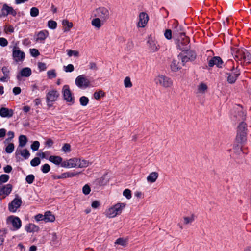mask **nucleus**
Here are the masks:
<instances>
[{"label": "nucleus", "mask_w": 251, "mask_h": 251, "mask_svg": "<svg viewBox=\"0 0 251 251\" xmlns=\"http://www.w3.org/2000/svg\"><path fill=\"white\" fill-rule=\"evenodd\" d=\"M101 23L102 22L101 19L99 17H96L91 21V24L92 26H94L97 29H100L102 25Z\"/></svg>", "instance_id": "cd10ccee"}, {"label": "nucleus", "mask_w": 251, "mask_h": 251, "mask_svg": "<svg viewBox=\"0 0 251 251\" xmlns=\"http://www.w3.org/2000/svg\"><path fill=\"white\" fill-rule=\"evenodd\" d=\"M181 67V65L177 60L175 59L173 60L171 64V68L172 71L175 72L177 71L180 69Z\"/></svg>", "instance_id": "2f4dec72"}, {"label": "nucleus", "mask_w": 251, "mask_h": 251, "mask_svg": "<svg viewBox=\"0 0 251 251\" xmlns=\"http://www.w3.org/2000/svg\"><path fill=\"white\" fill-rule=\"evenodd\" d=\"M62 94L64 100L69 105H72L75 102V98L70 90V87L68 85H65L62 88Z\"/></svg>", "instance_id": "1a4fd4ad"}, {"label": "nucleus", "mask_w": 251, "mask_h": 251, "mask_svg": "<svg viewBox=\"0 0 251 251\" xmlns=\"http://www.w3.org/2000/svg\"><path fill=\"white\" fill-rule=\"evenodd\" d=\"M4 31L6 34L12 33L14 31V28L11 25H5L4 26Z\"/></svg>", "instance_id": "4c0bfd02"}, {"label": "nucleus", "mask_w": 251, "mask_h": 251, "mask_svg": "<svg viewBox=\"0 0 251 251\" xmlns=\"http://www.w3.org/2000/svg\"><path fill=\"white\" fill-rule=\"evenodd\" d=\"M78 161L77 158H73L69 159H66L63 161L61 164V167L67 168H76Z\"/></svg>", "instance_id": "4468645a"}, {"label": "nucleus", "mask_w": 251, "mask_h": 251, "mask_svg": "<svg viewBox=\"0 0 251 251\" xmlns=\"http://www.w3.org/2000/svg\"><path fill=\"white\" fill-rule=\"evenodd\" d=\"M154 82L156 85L165 88L171 87L173 85L172 79L162 75H158L154 78Z\"/></svg>", "instance_id": "20e7f679"}, {"label": "nucleus", "mask_w": 251, "mask_h": 251, "mask_svg": "<svg viewBox=\"0 0 251 251\" xmlns=\"http://www.w3.org/2000/svg\"><path fill=\"white\" fill-rule=\"evenodd\" d=\"M181 38L182 40L180 42V44L183 46H187L190 42L189 38L186 36L184 33H181Z\"/></svg>", "instance_id": "c9c22d12"}, {"label": "nucleus", "mask_w": 251, "mask_h": 251, "mask_svg": "<svg viewBox=\"0 0 251 251\" xmlns=\"http://www.w3.org/2000/svg\"><path fill=\"white\" fill-rule=\"evenodd\" d=\"M124 203L118 202L108 208L105 212V215L107 217L113 218L117 215H120L126 207Z\"/></svg>", "instance_id": "f03ea898"}, {"label": "nucleus", "mask_w": 251, "mask_h": 251, "mask_svg": "<svg viewBox=\"0 0 251 251\" xmlns=\"http://www.w3.org/2000/svg\"><path fill=\"white\" fill-rule=\"evenodd\" d=\"M47 75L49 79H52L56 77V73L54 69L49 70L47 72Z\"/></svg>", "instance_id": "a19ab883"}, {"label": "nucleus", "mask_w": 251, "mask_h": 251, "mask_svg": "<svg viewBox=\"0 0 251 251\" xmlns=\"http://www.w3.org/2000/svg\"><path fill=\"white\" fill-rule=\"evenodd\" d=\"M149 49L153 52L157 51L159 49V45L155 39L149 37L147 41Z\"/></svg>", "instance_id": "dca6fc26"}, {"label": "nucleus", "mask_w": 251, "mask_h": 251, "mask_svg": "<svg viewBox=\"0 0 251 251\" xmlns=\"http://www.w3.org/2000/svg\"><path fill=\"white\" fill-rule=\"evenodd\" d=\"M124 85L126 88H130L132 86V84L131 82L129 77H126L124 80Z\"/></svg>", "instance_id": "37998d69"}, {"label": "nucleus", "mask_w": 251, "mask_h": 251, "mask_svg": "<svg viewBox=\"0 0 251 251\" xmlns=\"http://www.w3.org/2000/svg\"><path fill=\"white\" fill-rule=\"evenodd\" d=\"M62 150L64 152H69L71 151V146L70 144L66 143L62 147Z\"/></svg>", "instance_id": "6e6d98bb"}, {"label": "nucleus", "mask_w": 251, "mask_h": 251, "mask_svg": "<svg viewBox=\"0 0 251 251\" xmlns=\"http://www.w3.org/2000/svg\"><path fill=\"white\" fill-rule=\"evenodd\" d=\"M149 19V16L147 13L145 12L140 13L139 15L137 26L142 28L145 27L148 23Z\"/></svg>", "instance_id": "ddd939ff"}, {"label": "nucleus", "mask_w": 251, "mask_h": 251, "mask_svg": "<svg viewBox=\"0 0 251 251\" xmlns=\"http://www.w3.org/2000/svg\"><path fill=\"white\" fill-rule=\"evenodd\" d=\"M5 237V232L4 230L0 229V246L2 245Z\"/></svg>", "instance_id": "4d7b16f0"}, {"label": "nucleus", "mask_w": 251, "mask_h": 251, "mask_svg": "<svg viewBox=\"0 0 251 251\" xmlns=\"http://www.w3.org/2000/svg\"><path fill=\"white\" fill-rule=\"evenodd\" d=\"M27 138L25 135H21L19 137V145L18 148H23L25 147L27 142Z\"/></svg>", "instance_id": "c85d7f7f"}, {"label": "nucleus", "mask_w": 251, "mask_h": 251, "mask_svg": "<svg viewBox=\"0 0 251 251\" xmlns=\"http://www.w3.org/2000/svg\"><path fill=\"white\" fill-rule=\"evenodd\" d=\"M35 219L37 221H44L45 220V214L43 215L41 214H38L35 216Z\"/></svg>", "instance_id": "e2e57ef3"}, {"label": "nucleus", "mask_w": 251, "mask_h": 251, "mask_svg": "<svg viewBox=\"0 0 251 251\" xmlns=\"http://www.w3.org/2000/svg\"><path fill=\"white\" fill-rule=\"evenodd\" d=\"M31 75V70L28 67L23 68L21 71L19 75H17V79H21V76L28 77Z\"/></svg>", "instance_id": "b1692460"}, {"label": "nucleus", "mask_w": 251, "mask_h": 251, "mask_svg": "<svg viewBox=\"0 0 251 251\" xmlns=\"http://www.w3.org/2000/svg\"><path fill=\"white\" fill-rule=\"evenodd\" d=\"M208 90L207 84L204 82H201L197 87L196 94L203 95Z\"/></svg>", "instance_id": "4be33fe9"}, {"label": "nucleus", "mask_w": 251, "mask_h": 251, "mask_svg": "<svg viewBox=\"0 0 251 251\" xmlns=\"http://www.w3.org/2000/svg\"><path fill=\"white\" fill-rule=\"evenodd\" d=\"M22 200L20 198H15L8 205V209L11 212H15L22 204Z\"/></svg>", "instance_id": "f8f14e48"}, {"label": "nucleus", "mask_w": 251, "mask_h": 251, "mask_svg": "<svg viewBox=\"0 0 251 251\" xmlns=\"http://www.w3.org/2000/svg\"><path fill=\"white\" fill-rule=\"evenodd\" d=\"M48 26L52 29H54L57 27V23L53 20H50L48 22Z\"/></svg>", "instance_id": "c03bdc74"}, {"label": "nucleus", "mask_w": 251, "mask_h": 251, "mask_svg": "<svg viewBox=\"0 0 251 251\" xmlns=\"http://www.w3.org/2000/svg\"><path fill=\"white\" fill-rule=\"evenodd\" d=\"M12 185L8 184L3 186L0 190V199H3L8 196L11 192Z\"/></svg>", "instance_id": "a211bd4d"}, {"label": "nucleus", "mask_w": 251, "mask_h": 251, "mask_svg": "<svg viewBox=\"0 0 251 251\" xmlns=\"http://www.w3.org/2000/svg\"><path fill=\"white\" fill-rule=\"evenodd\" d=\"M89 68L91 70L96 71L98 69L97 65L94 62H90L89 64Z\"/></svg>", "instance_id": "338daca9"}, {"label": "nucleus", "mask_w": 251, "mask_h": 251, "mask_svg": "<svg viewBox=\"0 0 251 251\" xmlns=\"http://www.w3.org/2000/svg\"><path fill=\"white\" fill-rule=\"evenodd\" d=\"M115 244L125 247L127 245V239L123 238H119L116 240Z\"/></svg>", "instance_id": "e433bc0d"}, {"label": "nucleus", "mask_w": 251, "mask_h": 251, "mask_svg": "<svg viewBox=\"0 0 251 251\" xmlns=\"http://www.w3.org/2000/svg\"><path fill=\"white\" fill-rule=\"evenodd\" d=\"M2 72L3 76L0 78V81L7 82L10 79V70L8 67L4 66L2 68Z\"/></svg>", "instance_id": "5701e85b"}, {"label": "nucleus", "mask_w": 251, "mask_h": 251, "mask_svg": "<svg viewBox=\"0 0 251 251\" xmlns=\"http://www.w3.org/2000/svg\"><path fill=\"white\" fill-rule=\"evenodd\" d=\"M14 150V145L13 143H9L5 148V151L7 153H12Z\"/></svg>", "instance_id": "a18cd8bd"}, {"label": "nucleus", "mask_w": 251, "mask_h": 251, "mask_svg": "<svg viewBox=\"0 0 251 251\" xmlns=\"http://www.w3.org/2000/svg\"><path fill=\"white\" fill-rule=\"evenodd\" d=\"M25 229L28 232H32L37 231L39 227L34 224H29L25 226Z\"/></svg>", "instance_id": "c756f323"}, {"label": "nucleus", "mask_w": 251, "mask_h": 251, "mask_svg": "<svg viewBox=\"0 0 251 251\" xmlns=\"http://www.w3.org/2000/svg\"><path fill=\"white\" fill-rule=\"evenodd\" d=\"M35 179V176L33 175H28L26 176L25 180L29 184H32Z\"/></svg>", "instance_id": "09e8293b"}, {"label": "nucleus", "mask_w": 251, "mask_h": 251, "mask_svg": "<svg viewBox=\"0 0 251 251\" xmlns=\"http://www.w3.org/2000/svg\"><path fill=\"white\" fill-rule=\"evenodd\" d=\"M123 195L127 199H130L131 198V191L128 189H126L123 192Z\"/></svg>", "instance_id": "864d4df0"}, {"label": "nucleus", "mask_w": 251, "mask_h": 251, "mask_svg": "<svg viewBox=\"0 0 251 251\" xmlns=\"http://www.w3.org/2000/svg\"><path fill=\"white\" fill-rule=\"evenodd\" d=\"M38 67L40 71H44L46 69V64L45 63L39 62L38 64Z\"/></svg>", "instance_id": "69168bd1"}, {"label": "nucleus", "mask_w": 251, "mask_h": 251, "mask_svg": "<svg viewBox=\"0 0 251 251\" xmlns=\"http://www.w3.org/2000/svg\"><path fill=\"white\" fill-rule=\"evenodd\" d=\"M62 24L64 26H66L68 27V29H65V31L69 30V29L73 27V24L72 22H69L67 20H64L62 22Z\"/></svg>", "instance_id": "603ef678"}, {"label": "nucleus", "mask_w": 251, "mask_h": 251, "mask_svg": "<svg viewBox=\"0 0 251 251\" xmlns=\"http://www.w3.org/2000/svg\"><path fill=\"white\" fill-rule=\"evenodd\" d=\"M164 36L167 39H171L172 38V31L170 29H167L164 33Z\"/></svg>", "instance_id": "0e129e2a"}, {"label": "nucleus", "mask_w": 251, "mask_h": 251, "mask_svg": "<svg viewBox=\"0 0 251 251\" xmlns=\"http://www.w3.org/2000/svg\"><path fill=\"white\" fill-rule=\"evenodd\" d=\"M231 71L232 72L228 74V75L227 78L228 83L231 84L235 83L237 77L240 75L239 71L237 68L235 69L234 66L232 67Z\"/></svg>", "instance_id": "2eb2a0df"}, {"label": "nucleus", "mask_w": 251, "mask_h": 251, "mask_svg": "<svg viewBox=\"0 0 251 251\" xmlns=\"http://www.w3.org/2000/svg\"><path fill=\"white\" fill-rule=\"evenodd\" d=\"M79 101L82 106H85L89 102V99L85 96H82L80 98Z\"/></svg>", "instance_id": "58836bf2"}, {"label": "nucleus", "mask_w": 251, "mask_h": 251, "mask_svg": "<svg viewBox=\"0 0 251 251\" xmlns=\"http://www.w3.org/2000/svg\"><path fill=\"white\" fill-rule=\"evenodd\" d=\"M39 13V10L36 7H32L30 9V14L33 17H37Z\"/></svg>", "instance_id": "79ce46f5"}, {"label": "nucleus", "mask_w": 251, "mask_h": 251, "mask_svg": "<svg viewBox=\"0 0 251 251\" xmlns=\"http://www.w3.org/2000/svg\"><path fill=\"white\" fill-rule=\"evenodd\" d=\"M55 216L51 212L47 211L45 213V222H52L55 220Z\"/></svg>", "instance_id": "7c9ffc66"}, {"label": "nucleus", "mask_w": 251, "mask_h": 251, "mask_svg": "<svg viewBox=\"0 0 251 251\" xmlns=\"http://www.w3.org/2000/svg\"><path fill=\"white\" fill-rule=\"evenodd\" d=\"M14 111L11 109H8L5 107L0 108V116L3 118H10L13 116Z\"/></svg>", "instance_id": "412c9836"}, {"label": "nucleus", "mask_w": 251, "mask_h": 251, "mask_svg": "<svg viewBox=\"0 0 251 251\" xmlns=\"http://www.w3.org/2000/svg\"><path fill=\"white\" fill-rule=\"evenodd\" d=\"M49 160L54 164L60 165L61 166L62 162H63L62 158L59 156L51 155L49 157Z\"/></svg>", "instance_id": "a878e982"}, {"label": "nucleus", "mask_w": 251, "mask_h": 251, "mask_svg": "<svg viewBox=\"0 0 251 251\" xmlns=\"http://www.w3.org/2000/svg\"><path fill=\"white\" fill-rule=\"evenodd\" d=\"M246 135L247 125L244 122H241L238 127L236 139L239 142L242 143L246 141Z\"/></svg>", "instance_id": "0eeeda50"}, {"label": "nucleus", "mask_w": 251, "mask_h": 251, "mask_svg": "<svg viewBox=\"0 0 251 251\" xmlns=\"http://www.w3.org/2000/svg\"><path fill=\"white\" fill-rule=\"evenodd\" d=\"M40 146V143L38 141H35L31 145V148L33 151H37Z\"/></svg>", "instance_id": "3c124183"}, {"label": "nucleus", "mask_w": 251, "mask_h": 251, "mask_svg": "<svg viewBox=\"0 0 251 251\" xmlns=\"http://www.w3.org/2000/svg\"><path fill=\"white\" fill-rule=\"evenodd\" d=\"M41 161L40 159L38 157H35L34 159L31 160L30 164L33 167H35L40 164Z\"/></svg>", "instance_id": "8fccbe9b"}, {"label": "nucleus", "mask_w": 251, "mask_h": 251, "mask_svg": "<svg viewBox=\"0 0 251 251\" xmlns=\"http://www.w3.org/2000/svg\"><path fill=\"white\" fill-rule=\"evenodd\" d=\"M89 165V162L88 161L84 159L81 160L78 158L76 168H85L88 166Z\"/></svg>", "instance_id": "473e14b6"}, {"label": "nucleus", "mask_w": 251, "mask_h": 251, "mask_svg": "<svg viewBox=\"0 0 251 251\" xmlns=\"http://www.w3.org/2000/svg\"><path fill=\"white\" fill-rule=\"evenodd\" d=\"M223 62L222 59L218 56H215L211 58L208 61V66L210 67L216 65L217 67L221 68Z\"/></svg>", "instance_id": "6ab92c4d"}, {"label": "nucleus", "mask_w": 251, "mask_h": 251, "mask_svg": "<svg viewBox=\"0 0 251 251\" xmlns=\"http://www.w3.org/2000/svg\"><path fill=\"white\" fill-rule=\"evenodd\" d=\"M82 191L85 195L89 194L91 191L89 186L87 184L84 185L83 187Z\"/></svg>", "instance_id": "052dcab7"}, {"label": "nucleus", "mask_w": 251, "mask_h": 251, "mask_svg": "<svg viewBox=\"0 0 251 251\" xmlns=\"http://www.w3.org/2000/svg\"><path fill=\"white\" fill-rule=\"evenodd\" d=\"M195 220V215L192 214L190 216H184L183 217L184 224L187 225L191 224Z\"/></svg>", "instance_id": "f704fd0d"}, {"label": "nucleus", "mask_w": 251, "mask_h": 251, "mask_svg": "<svg viewBox=\"0 0 251 251\" xmlns=\"http://www.w3.org/2000/svg\"><path fill=\"white\" fill-rule=\"evenodd\" d=\"M67 54L69 57L72 56H74L75 57H78L79 55V53L77 50H67Z\"/></svg>", "instance_id": "ea45409f"}, {"label": "nucleus", "mask_w": 251, "mask_h": 251, "mask_svg": "<svg viewBox=\"0 0 251 251\" xmlns=\"http://www.w3.org/2000/svg\"><path fill=\"white\" fill-rule=\"evenodd\" d=\"M31 55L33 57H37L39 55L40 53L38 50L36 49H31L30 50Z\"/></svg>", "instance_id": "680f3d73"}, {"label": "nucleus", "mask_w": 251, "mask_h": 251, "mask_svg": "<svg viewBox=\"0 0 251 251\" xmlns=\"http://www.w3.org/2000/svg\"><path fill=\"white\" fill-rule=\"evenodd\" d=\"M21 92V89L19 87H15L13 89V92L15 95L19 94Z\"/></svg>", "instance_id": "774afa93"}, {"label": "nucleus", "mask_w": 251, "mask_h": 251, "mask_svg": "<svg viewBox=\"0 0 251 251\" xmlns=\"http://www.w3.org/2000/svg\"><path fill=\"white\" fill-rule=\"evenodd\" d=\"M232 51L235 59L237 61H240L241 64L244 62L249 63L251 60V54L245 49L234 48Z\"/></svg>", "instance_id": "f257e3e1"}, {"label": "nucleus", "mask_w": 251, "mask_h": 251, "mask_svg": "<svg viewBox=\"0 0 251 251\" xmlns=\"http://www.w3.org/2000/svg\"><path fill=\"white\" fill-rule=\"evenodd\" d=\"M60 96L59 92L55 89L49 90L46 94V102L48 106L50 107L52 106L53 102L57 100Z\"/></svg>", "instance_id": "423d86ee"}, {"label": "nucleus", "mask_w": 251, "mask_h": 251, "mask_svg": "<svg viewBox=\"0 0 251 251\" xmlns=\"http://www.w3.org/2000/svg\"><path fill=\"white\" fill-rule=\"evenodd\" d=\"M104 93L102 91L100 90L98 92H95L94 94V97L96 100H99L100 97L104 96Z\"/></svg>", "instance_id": "49530a36"}, {"label": "nucleus", "mask_w": 251, "mask_h": 251, "mask_svg": "<svg viewBox=\"0 0 251 251\" xmlns=\"http://www.w3.org/2000/svg\"><path fill=\"white\" fill-rule=\"evenodd\" d=\"M75 85L80 89H86L91 86L89 79L84 75L78 76L75 80Z\"/></svg>", "instance_id": "6e6552de"}, {"label": "nucleus", "mask_w": 251, "mask_h": 251, "mask_svg": "<svg viewBox=\"0 0 251 251\" xmlns=\"http://www.w3.org/2000/svg\"><path fill=\"white\" fill-rule=\"evenodd\" d=\"M8 44L6 39L3 37H0V45L3 47H6Z\"/></svg>", "instance_id": "bf43d9fd"}, {"label": "nucleus", "mask_w": 251, "mask_h": 251, "mask_svg": "<svg viewBox=\"0 0 251 251\" xmlns=\"http://www.w3.org/2000/svg\"><path fill=\"white\" fill-rule=\"evenodd\" d=\"M25 53L20 50V49L17 45L14 46L12 48V56L15 61L22 62L25 58Z\"/></svg>", "instance_id": "9b49d317"}, {"label": "nucleus", "mask_w": 251, "mask_h": 251, "mask_svg": "<svg viewBox=\"0 0 251 251\" xmlns=\"http://www.w3.org/2000/svg\"><path fill=\"white\" fill-rule=\"evenodd\" d=\"M178 57L181 60L182 65L184 66L185 63L194 60L196 57V53L192 50L187 51L179 55Z\"/></svg>", "instance_id": "9d476101"}, {"label": "nucleus", "mask_w": 251, "mask_h": 251, "mask_svg": "<svg viewBox=\"0 0 251 251\" xmlns=\"http://www.w3.org/2000/svg\"><path fill=\"white\" fill-rule=\"evenodd\" d=\"M50 169V166L48 164H45L42 166L41 170L44 173H48Z\"/></svg>", "instance_id": "5fc2aeb1"}, {"label": "nucleus", "mask_w": 251, "mask_h": 251, "mask_svg": "<svg viewBox=\"0 0 251 251\" xmlns=\"http://www.w3.org/2000/svg\"><path fill=\"white\" fill-rule=\"evenodd\" d=\"M49 36V32L46 30L40 31L37 35L36 41L43 42Z\"/></svg>", "instance_id": "393cba45"}, {"label": "nucleus", "mask_w": 251, "mask_h": 251, "mask_svg": "<svg viewBox=\"0 0 251 251\" xmlns=\"http://www.w3.org/2000/svg\"><path fill=\"white\" fill-rule=\"evenodd\" d=\"M9 179V176L8 175L3 174L0 176V183H3L7 182Z\"/></svg>", "instance_id": "de8ad7c7"}, {"label": "nucleus", "mask_w": 251, "mask_h": 251, "mask_svg": "<svg viewBox=\"0 0 251 251\" xmlns=\"http://www.w3.org/2000/svg\"><path fill=\"white\" fill-rule=\"evenodd\" d=\"M15 155L16 157L21 155L25 159H27L29 157L30 153L26 149L17 148L15 151Z\"/></svg>", "instance_id": "aec40b11"}, {"label": "nucleus", "mask_w": 251, "mask_h": 251, "mask_svg": "<svg viewBox=\"0 0 251 251\" xmlns=\"http://www.w3.org/2000/svg\"><path fill=\"white\" fill-rule=\"evenodd\" d=\"M6 224L12 230H17L22 226V221L20 219L16 216H8L6 220Z\"/></svg>", "instance_id": "7ed1b4c3"}, {"label": "nucleus", "mask_w": 251, "mask_h": 251, "mask_svg": "<svg viewBox=\"0 0 251 251\" xmlns=\"http://www.w3.org/2000/svg\"><path fill=\"white\" fill-rule=\"evenodd\" d=\"M64 71L66 72H72L74 70V67L72 64H69L64 66Z\"/></svg>", "instance_id": "13d9d810"}, {"label": "nucleus", "mask_w": 251, "mask_h": 251, "mask_svg": "<svg viewBox=\"0 0 251 251\" xmlns=\"http://www.w3.org/2000/svg\"><path fill=\"white\" fill-rule=\"evenodd\" d=\"M78 174H79V173H75V172H68L61 174V176L62 179H64L74 177Z\"/></svg>", "instance_id": "72a5a7b5"}, {"label": "nucleus", "mask_w": 251, "mask_h": 251, "mask_svg": "<svg viewBox=\"0 0 251 251\" xmlns=\"http://www.w3.org/2000/svg\"><path fill=\"white\" fill-rule=\"evenodd\" d=\"M1 14L3 16H7L11 14L15 16L17 14L16 11L12 7L9 6L7 4H4L1 9Z\"/></svg>", "instance_id": "f3484780"}, {"label": "nucleus", "mask_w": 251, "mask_h": 251, "mask_svg": "<svg viewBox=\"0 0 251 251\" xmlns=\"http://www.w3.org/2000/svg\"><path fill=\"white\" fill-rule=\"evenodd\" d=\"M95 17H99L101 19L102 22H105L110 17V12L109 9L103 6L99 7L94 11Z\"/></svg>", "instance_id": "39448f33"}, {"label": "nucleus", "mask_w": 251, "mask_h": 251, "mask_svg": "<svg viewBox=\"0 0 251 251\" xmlns=\"http://www.w3.org/2000/svg\"><path fill=\"white\" fill-rule=\"evenodd\" d=\"M158 173L156 172L151 173L147 177V180L150 183H154L158 177Z\"/></svg>", "instance_id": "bb28decb"}]
</instances>
